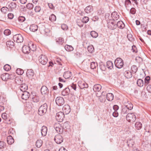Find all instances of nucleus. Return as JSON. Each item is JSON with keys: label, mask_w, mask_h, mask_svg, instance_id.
<instances>
[{"label": "nucleus", "mask_w": 151, "mask_h": 151, "mask_svg": "<svg viewBox=\"0 0 151 151\" xmlns=\"http://www.w3.org/2000/svg\"><path fill=\"white\" fill-rule=\"evenodd\" d=\"M47 109V105L46 103H45L39 108L38 111L39 114L40 115H43L46 113Z\"/></svg>", "instance_id": "f257e3e1"}, {"label": "nucleus", "mask_w": 151, "mask_h": 151, "mask_svg": "<svg viewBox=\"0 0 151 151\" xmlns=\"http://www.w3.org/2000/svg\"><path fill=\"white\" fill-rule=\"evenodd\" d=\"M32 47L33 46V43L32 42H30L28 44V46L24 45L22 47V51L23 52L25 53H29L30 52V46Z\"/></svg>", "instance_id": "f03ea898"}, {"label": "nucleus", "mask_w": 151, "mask_h": 151, "mask_svg": "<svg viewBox=\"0 0 151 151\" xmlns=\"http://www.w3.org/2000/svg\"><path fill=\"white\" fill-rule=\"evenodd\" d=\"M115 65L116 67L118 68H121L124 65L122 60L120 58H117L115 60Z\"/></svg>", "instance_id": "7ed1b4c3"}, {"label": "nucleus", "mask_w": 151, "mask_h": 151, "mask_svg": "<svg viewBox=\"0 0 151 151\" xmlns=\"http://www.w3.org/2000/svg\"><path fill=\"white\" fill-rule=\"evenodd\" d=\"M127 120L129 122H134L136 119V117L133 113H128L126 116Z\"/></svg>", "instance_id": "20e7f679"}, {"label": "nucleus", "mask_w": 151, "mask_h": 151, "mask_svg": "<svg viewBox=\"0 0 151 151\" xmlns=\"http://www.w3.org/2000/svg\"><path fill=\"white\" fill-rule=\"evenodd\" d=\"M13 38L14 41L17 43L22 42L23 40V37L20 34H17L14 35Z\"/></svg>", "instance_id": "39448f33"}, {"label": "nucleus", "mask_w": 151, "mask_h": 151, "mask_svg": "<svg viewBox=\"0 0 151 151\" xmlns=\"http://www.w3.org/2000/svg\"><path fill=\"white\" fill-rule=\"evenodd\" d=\"M54 127L58 133L61 134L63 133V128L59 124V123L55 124L54 125Z\"/></svg>", "instance_id": "423d86ee"}, {"label": "nucleus", "mask_w": 151, "mask_h": 151, "mask_svg": "<svg viewBox=\"0 0 151 151\" xmlns=\"http://www.w3.org/2000/svg\"><path fill=\"white\" fill-rule=\"evenodd\" d=\"M39 61L41 64L45 65L47 63V59L45 56L43 55H41L39 57Z\"/></svg>", "instance_id": "0eeeda50"}, {"label": "nucleus", "mask_w": 151, "mask_h": 151, "mask_svg": "<svg viewBox=\"0 0 151 151\" xmlns=\"http://www.w3.org/2000/svg\"><path fill=\"white\" fill-rule=\"evenodd\" d=\"M64 113L61 112H59L56 114V119L57 121L59 122H62L64 118Z\"/></svg>", "instance_id": "6e6552de"}, {"label": "nucleus", "mask_w": 151, "mask_h": 151, "mask_svg": "<svg viewBox=\"0 0 151 151\" xmlns=\"http://www.w3.org/2000/svg\"><path fill=\"white\" fill-rule=\"evenodd\" d=\"M54 140L57 144H60L63 142V138L61 135L58 134L55 136Z\"/></svg>", "instance_id": "1a4fd4ad"}, {"label": "nucleus", "mask_w": 151, "mask_h": 151, "mask_svg": "<svg viewBox=\"0 0 151 151\" xmlns=\"http://www.w3.org/2000/svg\"><path fill=\"white\" fill-rule=\"evenodd\" d=\"M56 104L59 106L63 105L65 102L63 98L61 97H57L55 99Z\"/></svg>", "instance_id": "9d476101"}, {"label": "nucleus", "mask_w": 151, "mask_h": 151, "mask_svg": "<svg viewBox=\"0 0 151 151\" xmlns=\"http://www.w3.org/2000/svg\"><path fill=\"white\" fill-rule=\"evenodd\" d=\"M62 109L63 112L66 114H68L71 111L70 106L68 104L64 105Z\"/></svg>", "instance_id": "9b49d317"}, {"label": "nucleus", "mask_w": 151, "mask_h": 151, "mask_svg": "<svg viewBox=\"0 0 151 151\" xmlns=\"http://www.w3.org/2000/svg\"><path fill=\"white\" fill-rule=\"evenodd\" d=\"M11 75L7 73H4L1 75V78L4 81H6L9 79H11Z\"/></svg>", "instance_id": "f8f14e48"}, {"label": "nucleus", "mask_w": 151, "mask_h": 151, "mask_svg": "<svg viewBox=\"0 0 151 151\" xmlns=\"http://www.w3.org/2000/svg\"><path fill=\"white\" fill-rule=\"evenodd\" d=\"M116 22H109L108 23V27L111 30L115 29L116 27Z\"/></svg>", "instance_id": "ddd939ff"}, {"label": "nucleus", "mask_w": 151, "mask_h": 151, "mask_svg": "<svg viewBox=\"0 0 151 151\" xmlns=\"http://www.w3.org/2000/svg\"><path fill=\"white\" fill-rule=\"evenodd\" d=\"M41 92L42 95H47L49 93V91L46 86H43L41 89Z\"/></svg>", "instance_id": "4468645a"}, {"label": "nucleus", "mask_w": 151, "mask_h": 151, "mask_svg": "<svg viewBox=\"0 0 151 151\" xmlns=\"http://www.w3.org/2000/svg\"><path fill=\"white\" fill-rule=\"evenodd\" d=\"M23 93L22 95V98L24 100H27L29 97V93L27 91L23 92Z\"/></svg>", "instance_id": "2eb2a0df"}, {"label": "nucleus", "mask_w": 151, "mask_h": 151, "mask_svg": "<svg viewBox=\"0 0 151 151\" xmlns=\"http://www.w3.org/2000/svg\"><path fill=\"white\" fill-rule=\"evenodd\" d=\"M34 72L32 69L28 70L26 72V75L29 78H32L34 75Z\"/></svg>", "instance_id": "dca6fc26"}, {"label": "nucleus", "mask_w": 151, "mask_h": 151, "mask_svg": "<svg viewBox=\"0 0 151 151\" xmlns=\"http://www.w3.org/2000/svg\"><path fill=\"white\" fill-rule=\"evenodd\" d=\"M70 92V89L69 87L66 88L62 92V94L63 96L68 95Z\"/></svg>", "instance_id": "f3484780"}, {"label": "nucleus", "mask_w": 151, "mask_h": 151, "mask_svg": "<svg viewBox=\"0 0 151 151\" xmlns=\"http://www.w3.org/2000/svg\"><path fill=\"white\" fill-rule=\"evenodd\" d=\"M111 16L114 20H117L119 18V15L116 12H114L111 14Z\"/></svg>", "instance_id": "a211bd4d"}, {"label": "nucleus", "mask_w": 151, "mask_h": 151, "mask_svg": "<svg viewBox=\"0 0 151 151\" xmlns=\"http://www.w3.org/2000/svg\"><path fill=\"white\" fill-rule=\"evenodd\" d=\"M41 130L42 135L43 136H45L46 135L47 132V127L44 126H43L42 127Z\"/></svg>", "instance_id": "6ab92c4d"}, {"label": "nucleus", "mask_w": 151, "mask_h": 151, "mask_svg": "<svg viewBox=\"0 0 151 151\" xmlns=\"http://www.w3.org/2000/svg\"><path fill=\"white\" fill-rule=\"evenodd\" d=\"M101 86L99 84H96L94 86L93 90L94 91H99L101 89Z\"/></svg>", "instance_id": "aec40b11"}, {"label": "nucleus", "mask_w": 151, "mask_h": 151, "mask_svg": "<svg viewBox=\"0 0 151 151\" xmlns=\"http://www.w3.org/2000/svg\"><path fill=\"white\" fill-rule=\"evenodd\" d=\"M7 141L9 145H12L14 142L13 138L11 136H8L7 138Z\"/></svg>", "instance_id": "412c9836"}, {"label": "nucleus", "mask_w": 151, "mask_h": 151, "mask_svg": "<svg viewBox=\"0 0 151 151\" xmlns=\"http://www.w3.org/2000/svg\"><path fill=\"white\" fill-rule=\"evenodd\" d=\"M20 89L22 92L25 91L27 89V86L25 84H22L21 85Z\"/></svg>", "instance_id": "4be33fe9"}, {"label": "nucleus", "mask_w": 151, "mask_h": 151, "mask_svg": "<svg viewBox=\"0 0 151 151\" xmlns=\"http://www.w3.org/2000/svg\"><path fill=\"white\" fill-rule=\"evenodd\" d=\"M71 75V73L70 71H67L64 73L63 76L65 78L67 79L69 78Z\"/></svg>", "instance_id": "5701e85b"}, {"label": "nucleus", "mask_w": 151, "mask_h": 151, "mask_svg": "<svg viewBox=\"0 0 151 151\" xmlns=\"http://www.w3.org/2000/svg\"><path fill=\"white\" fill-rule=\"evenodd\" d=\"M116 25L118 27L121 29L123 28L125 26V25L123 22L121 21L118 22Z\"/></svg>", "instance_id": "b1692460"}, {"label": "nucleus", "mask_w": 151, "mask_h": 151, "mask_svg": "<svg viewBox=\"0 0 151 151\" xmlns=\"http://www.w3.org/2000/svg\"><path fill=\"white\" fill-rule=\"evenodd\" d=\"M56 41L58 44L62 45L64 42V40L61 37H59L56 39Z\"/></svg>", "instance_id": "393cba45"}, {"label": "nucleus", "mask_w": 151, "mask_h": 151, "mask_svg": "<svg viewBox=\"0 0 151 151\" xmlns=\"http://www.w3.org/2000/svg\"><path fill=\"white\" fill-rule=\"evenodd\" d=\"M29 29L31 31L33 32H35L38 29V27L35 24H32L30 26Z\"/></svg>", "instance_id": "a878e982"}, {"label": "nucleus", "mask_w": 151, "mask_h": 151, "mask_svg": "<svg viewBox=\"0 0 151 151\" xmlns=\"http://www.w3.org/2000/svg\"><path fill=\"white\" fill-rule=\"evenodd\" d=\"M93 10V7L91 6L90 5L87 6L85 9V12L87 13H89Z\"/></svg>", "instance_id": "bb28decb"}, {"label": "nucleus", "mask_w": 151, "mask_h": 151, "mask_svg": "<svg viewBox=\"0 0 151 151\" xmlns=\"http://www.w3.org/2000/svg\"><path fill=\"white\" fill-rule=\"evenodd\" d=\"M106 98L109 101H111L113 99L114 95L112 93H108L106 94Z\"/></svg>", "instance_id": "cd10ccee"}, {"label": "nucleus", "mask_w": 151, "mask_h": 151, "mask_svg": "<svg viewBox=\"0 0 151 151\" xmlns=\"http://www.w3.org/2000/svg\"><path fill=\"white\" fill-rule=\"evenodd\" d=\"M6 45L8 47L10 48H13L14 46V42L11 41H8L6 42Z\"/></svg>", "instance_id": "c85d7f7f"}, {"label": "nucleus", "mask_w": 151, "mask_h": 151, "mask_svg": "<svg viewBox=\"0 0 151 151\" xmlns=\"http://www.w3.org/2000/svg\"><path fill=\"white\" fill-rule=\"evenodd\" d=\"M106 67L110 69H111L113 68V65L111 61H108L107 62Z\"/></svg>", "instance_id": "c756f323"}, {"label": "nucleus", "mask_w": 151, "mask_h": 151, "mask_svg": "<svg viewBox=\"0 0 151 151\" xmlns=\"http://www.w3.org/2000/svg\"><path fill=\"white\" fill-rule=\"evenodd\" d=\"M63 129L67 130L70 128V126L69 124V122H65L63 125Z\"/></svg>", "instance_id": "7c9ffc66"}, {"label": "nucleus", "mask_w": 151, "mask_h": 151, "mask_svg": "<svg viewBox=\"0 0 151 151\" xmlns=\"http://www.w3.org/2000/svg\"><path fill=\"white\" fill-rule=\"evenodd\" d=\"M125 106L122 107L121 111V114L122 115H123L127 114L128 113L129 110Z\"/></svg>", "instance_id": "2f4dec72"}, {"label": "nucleus", "mask_w": 151, "mask_h": 151, "mask_svg": "<svg viewBox=\"0 0 151 151\" xmlns=\"http://www.w3.org/2000/svg\"><path fill=\"white\" fill-rule=\"evenodd\" d=\"M137 83L139 86L142 87L143 86L144 82L141 79H139L137 81Z\"/></svg>", "instance_id": "473e14b6"}, {"label": "nucleus", "mask_w": 151, "mask_h": 151, "mask_svg": "<svg viewBox=\"0 0 151 151\" xmlns=\"http://www.w3.org/2000/svg\"><path fill=\"white\" fill-rule=\"evenodd\" d=\"M65 48L68 51H71L73 50V48L71 46L66 45L65 46Z\"/></svg>", "instance_id": "72a5a7b5"}, {"label": "nucleus", "mask_w": 151, "mask_h": 151, "mask_svg": "<svg viewBox=\"0 0 151 151\" xmlns=\"http://www.w3.org/2000/svg\"><path fill=\"white\" fill-rule=\"evenodd\" d=\"M135 126L137 129L139 130L142 128V124L140 122H137L135 124Z\"/></svg>", "instance_id": "f704fd0d"}, {"label": "nucleus", "mask_w": 151, "mask_h": 151, "mask_svg": "<svg viewBox=\"0 0 151 151\" xmlns=\"http://www.w3.org/2000/svg\"><path fill=\"white\" fill-rule=\"evenodd\" d=\"M125 106L127 108V109L129 110H131L132 109L133 105L130 102H128L126 105H125Z\"/></svg>", "instance_id": "c9c22d12"}, {"label": "nucleus", "mask_w": 151, "mask_h": 151, "mask_svg": "<svg viewBox=\"0 0 151 151\" xmlns=\"http://www.w3.org/2000/svg\"><path fill=\"white\" fill-rule=\"evenodd\" d=\"M17 6V4L14 2H11L9 5V7L11 9H15Z\"/></svg>", "instance_id": "e433bc0d"}, {"label": "nucleus", "mask_w": 151, "mask_h": 151, "mask_svg": "<svg viewBox=\"0 0 151 151\" xmlns=\"http://www.w3.org/2000/svg\"><path fill=\"white\" fill-rule=\"evenodd\" d=\"M125 76L127 78H131L132 76V74L131 72L129 71H126L124 73Z\"/></svg>", "instance_id": "4c0bfd02"}, {"label": "nucleus", "mask_w": 151, "mask_h": 151, "mask_svg": "<svg viewBox=\"0 0 151 151\" xmlns=\"http://www.w3.org/2000/svg\"><path fill=\"white\" fill-rule=\"evenodd\" d=\"M99 67L101 69L102 71H105L106 69L105 65L102 62L100 63Z\"/></svg>", "instance_id": "58836bf2"}, {"label": "nucleus", "mask_w": 151, "mask_h": 151, "mask_svg": "<svg viewBox=\"0 0 151 151\" xmlns=\"http://www.w3.org/2000/svg\"><path fill=\"white\" fill-rule=\"evenodd\" d=\"M91 68L92 69H94L98 66L97 64L94 62H92L90 64Z\"/></svg>", "instance_id": "ea45409f"}, {"label": "nucleus", "mask_w": 151, "mask_h": 151, "mask_svg": "<svg viewBox=\"0 0 151 151\" xmlns=\"http://www.w3.org/2000/svg\"><path fill=\"white\" fill-rule=\"evenodd\" d=\"M90 35L91 37L94 38H96L98 36V33L94 31H91L90 33Z\"/></svg>", "instance_id": "a19ab883"}, {"label": "nucleus", "mask_w": 151, "mask_h": 151, "mask_svg": "<svg viewBox=\"0 0 151 151\" xmlns=\"http://www.w3.org/2000/svg\"><path fill=\"white\" fill-rule=\"evenodd\" d=\"M42 141L41 140H38L36 142V145L37 147L40 148L42 146Z\"/></svg>", "instance_id": "79ce46f5"}, {"label": "nucleus", "mask_w": 151, "mask_h": 151, "mask_svg": "<svg viewBox=\"0 0 151 151\" xmlns=\"http://www.w3.org/2000/svg\"><path fill=\"white\" fill-rule=\"evenodd\" d=\"M150 80V77L148 76L146 77L145 79V85L146 86L149 83V81Z\"/></svg>", "instance_id": "37998d69"}, {"label": "nucleus", "mask_w": 151, "mask_h": 151, "mask_svg": "<svg viewBox=\"0 0 151 151\" xmlns=\"http://www.w3.org/2000/svg\"><path fill=\"white\" fill-rule=\"evenodd\" d=\"M16 72L18 75H22L24 73V71L21 69L17 68L16 70Z\"/></svg>", "instance_id": "c03bdc74"}, {"label": "nucleus", "mask_w": 151, "mask_h": 151, "mask_svg": "<svg viewBox=\"0 0 151 151\" xmlns=\"http://www.w3.org/2000/svg\"><path fill=\"white\" fill-rule=\"evenodd\" d=\"M49 19L52 22L56 20V17L54 14H52L49 17Z\"/></svg>", "instance_id": "a18cd8bd"}, {"label": "nucleus", "mask_w": 151, "mask_h": 151, "mask_svg": "<svg viewBox=\"0 0 151 151\" xmlns=\"http://www.w3.org/2000/svg\"><path fill=\"white\" fill-rule=\"evenodd\" d=\"M34 6L33 4L29 3L27 4L26 7L27 9L29 10H31L33 8Z\"/></svg>", "instance_id": "49530a36"}, {"label": "nucleus", "mask_w": 151, "mask_h": 151, "mask_svg": "<svg viewBox=\"0 0 151 151\" xmlns=\"http://www.w3.org/2000/svg\"><path fill=\"white\" fill-rule=\"evenodd\" d=\"M4 68L5 70L8 71L11 69V67L8 64H6L4 65Z\"/></svg>", "instance_id": "de8ad7c7"}, {"label": "nucleus", "mask_w": 151, "mask_h": 151, "mask_svg": "<svg viewBox=\"0 0 151 151\" xmlns=\"http://www.w3.org/2000/svg\"><path fill=\"white\" fill-rule=\"evenodd\" d=\"M87 49L90 52H92L94 50V47L92 45L88 46Z\"/></svg>", "instance_id": "09e8293b"}, {"label": "nucleus", "mask_w": 151, "mask_h": 151, "mask_svg": "<svg viewBox=\"0 0 151 151\" xmlns=\"http://www.w3.org/2000/svg\"><path fill=\"white\" fill-rule=\"evenodd\" d=\"M9 10L8 8L6 7H3L1 9V12L4 14L6 13L7 11Z\"/></svg>", "instance_id": "8fccbe9b"}, {"label": "nucleus", "mask_w": 151, "mask_h": 151, "mask_svg": "<svg viewBox=\"0 0 151 151\" xmlns=\"http://www.w3.org/2000/svg\"><path fill=\"white\" fill-rule=\"evenodd\" d=\"M80 87H81V88H87L88 87V84L85 82H83L81 84Z\"/></svg>", "instance_id": "3c124183"}, {"label": "nucleus", "mask_w": 151, "mask_h": 151, "mask_svg": "<svg viewBox=\"0 0 151 151\" xmlns=\"http://www.w3.org/2000/svg\"><path fill=\"white\" fill-rule=\"evenodd\" d=\"M89 20V18L87 17H84L82 19V22H84L85 23H87Z\"/></svg>", "instance_id": "603ef678"}, {"label": "nucleus", "mask_w": 151, "mask_h": 151, "mask_svg": "<svg viewBox=\"0 0 151 151\" xmlns=\"http://www.w3.org/2000/svg\"><path fill=\"white\" fill-rule=\"evenodd\" d=\"M39 98L38 97L35 96L32 98V101L35 102H37L39 101Z\"/></svg>", "instance_id": "864d4df0"}, {"label": "nucleus", "mask_w": 151, "mask_h": 151, "mask_svg": "<svg viewBox=\"0 0 151 151\" xmlns=\"http://www.w3.org/2000/svg\"><path fill=\"white\" fill-rule=\"evenodd\" d=\"M11 33V31L9 29H5L4 32V34L6 36L10 35Z\"/></svg>", "instance_id": "5fc2aeb1"}, {"label": "nucleus", "mask_w": 151, "mask_h": 151, "mask_svg": "<svg viewBox=\"0 0 151 151\" xmlns=\"http://www.w3.org/2000/svg\"><path fill=\"white\" fill-rule=\"evenodd\" d=\"M131 69L133 72L135 73L137 70V67L136 66L133 65Z\"/></svg>", "instance_id": "6e6d98bb"}, {"label": "nucleus", "mask_w": 151, "mask_h": 151, "mask_svg": "<svg viewBox=\"0 0 151 151\" xmlns=\"http://www.w3.org/2000/svg\"><path fill=\"white\" fill-rule=\"evenodd\" d=\"M18 20L19 22H23L25 20V18L24 17L20 16L18 17Z\"/></svg>", "instance_id": "4d7b16f0"}, {"label": "nucleus", "mask_w": 151, "mask_h": 151, "mask_svg": "<svg viewBox=\"0 0 151 151\" xmlns=\"http://www.w3.org/2000/svg\"><path fill=\"white\" fill-rule=\"evenodd\" d=\"M41 10V8L40 6H36L35 8V12H39Z\"/></svg>", "instance_id": "13d9d810"}, {"label": "nucleus", "mask_w": 151, "mask_h": 151, "mask_svg": "<svg viewBox=\"0 0 151 151\" xmlns=\"http://www.w3.org/2000/svg\"><path fill=\"white\" fill-rule=\"evenodd\" d=\"M135 60L137 62L139 63H140L142 61V59L139 56L136 57Z\"/></svg>", "instance_id": "bf43d9fd"}, {"label": "nucleus", "mask_w": 151, "mask_h": 151, "mask_svg": "<svg viewBox=\"0 0 151 151\" xmlns=\"http://www.w3.org/2000/svg\"><path fill=\"white\" fill-rule=\"evenodd\" d=\"M61 27L63 30H67L68 29L67 25L65 24H62L61 26Z\"/></svg>", "instance_id": "052dcab7"}, {"label": "nucleus", "mask_w": 151, "mask_h": 151, "mask_svg": "<svg viewBox=\"0 0 151 151\" xmlns=\"http://www.w3.org/2000/svg\"><path fill=\"white\" fill-rule=\"evenodd\" d=\"M77 24L80 27H82L83 26V24L82 22V21L81 20H78L77 22Z\"/></svg>", "instance_id": "680f3d73"}, {"label": "nucleus", "mask_w": 151, "mask_h": 151, "mask_svg": "<svg viewBox=\"0 0 151 151\" xmlns=\"http://www.w3.org/2000/svg\"><path fill=\"white\" fill-rule=\"evenodd\" d=\"M45 34L46 35H48L50 32V29L46 28L44 29Z\"/></svg>", "instance_id": "e2e57ef3"}, {"label": "nucleus", "mask_w": 151, "mask_h": 151, "mask_svg": "<svg viewBox=\"0 0 151 151\" xmlns=\"http://www.w3.org/2000/svg\"><path fill=\"white\" fill-rule=\"evenodd\" d=\"M5 143L3 141H0V148L1 149L4 148L5 146Z\"/></svg>", "instance_id": "0e129e2a"}, {"label": "nucleus", "mask_w": 151, "mask_h": 151, "mask_svg": "<svg viewBox=\"0 0 151 151\" xmlns=\"http://www.w3.org/2000/svg\"><path fill=\"white\" fill-rule=\"evenodd\" d=\"M132 50L133 52L135 53L137 52V49L136 47L134 45H133L132 46Z\"/></svg>", "instance_id": "69168bd1"}, {"label": "nucleus", "mask_w": 151, "mask_h": 151, "mask_svg": "<svg viewBox=\"0 0 151 151\" xmlns=\"http://www.w3.org/2000/svg\"><path fill=\"white\" fill-rule=\"evenodd\" d=\"M130 12L132 14H134L136 12V9L134 8H132L130 11Z\"/></svg>", "instance_id": "338daca9"}, {"label": "nucleus", "mask_w": 151, "mask_h": 151, "mask_svg": "<svg viewBox=\"0 0 151 151\" xmlns=\"http://www.w3.org/2000/svg\"><path fill=\"white\" fill-rule=\"evenodd\" d=\"M147 90L150 93H151V85H148L147 87Z\"/></svg>", "instance_id": "774afa93"}]
</instances>
